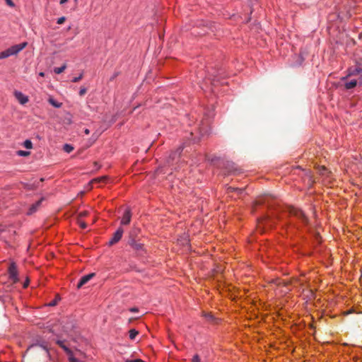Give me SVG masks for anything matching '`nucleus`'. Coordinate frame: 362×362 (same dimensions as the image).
Segmentation results:
<instances>
[{"label": "nucleus", "instance_id": "obj_1", "mask_svg": "<svg viewBox=\"0 0 362 362\" xmlns=\"http://www.w3.org/2000/svg\"><path fill=\"white\" fill-rule=\"evenodd\" d=\"M345 89L362 87V58L356 59V64L348 69V74L341 78Z\"/></svg>", "mask_w": 362, "mask_h": 362}, {"label": "nucleus", "instance_id": "obj_2", "mask_svg": "<svg viewBox=\"0 0 362 362\" xmlns=\"http://www.w3.org/2000/svg\"><path fill=\"white\" fill-rule=\"evenodd\" d=\"M26 354L32 355V358L29 359L28 362H45L50 357L47 346L40 344L30 346L26 351Z\"/></svg>", "mask_w": 362, "mask_h": 362}, {"label": "nucleus", "instance_id": "obj_3", "mask_svg": "<svg viewBox=\"0 0 362 362\" xmlns=\"http://www.w3.org/2000/svg\"><path fill=\"white\" fill-rule=\"evenodd\" d=\"M8 278L11 281V283L8 285V287L11 286L13 284L18 282V272L17 269V266L15 262H11L8 269Z\"/></svg>", "mask_w": 362, "mask_h": 362}, {"label": "nucleus", "instance_id": "obj_4", "mask_svg": "<svg viewBox=\"0 0 362 362\" xmlns=\"http://www.w3.org/2000/svg\"><path fill=\"white\" fill-rule=\"evenodd\" d=\"M123 233H124L123 229L121 227L119 228L117 230V231L114 233L112 238L110 240L109 245H113L115 243H118L121 240Z\"/></svg>", "mask_w": 362, "mask_h": 362}, {"label": "nucleus", "instance_id": "obj_5", "mask_svg": "<svg viewBox=\"0 0 362 362\" xmlns=\"http://www.w3.org/2000/svg\"><path fill=\"white\" fill-rule=\"evenodd\" d=\"M28 43L27 42H23L18 45H13L8 48V52L10 53V55H15L17 54L18 52H20L21 50H23L26 46Z\"/></svg>", "mask_w": 362, "mask_h": 362}, {"label": "nucleus", "instance_id": "obj_6", "mask_svg": "<svg viewBox=\"0 0 362 362\" xmlns=\"http://www.w3.org/2000/svg\"><path fill=\"white\" fill-rule=\"evenodd\" d=\"M13 95L21 105H25L29 100L28 97L23 94L21 91L15 90Z\"/></svg>", "mask_w": 362, "mask_h": 362}, {"label": "nucleus", "instance_id": "obj_7", "mask_svg": "<svg viewBox=\"0 0 362 362\" xmlns=\"http://www.w3.org/2000/svg\"><path fill=\"white\" fill-rule=\"evenodd\" d=\"M95 275V273H90L82 276L77 284V288H81L83 285L88 283Z\"/></svg>", "mask_w": 362, "mask_h": 362}, {"label": "nucleus", "instance_id": "obj_8", "mask_svg": "<svg viewBox=\"0 0 362 362\" xmlns=\"http://www.w3.org/2000/svg\"><path fill=\"white\" fill-rule=\"evenodd\" d=\"M131 211L129 209H127L123 214V216L121 220L122 225H128L131 221Z\"/></svg>", "mask_w": 362, "mask_h": 362}, {"label": "nucleus", "instance_id": "obj_9", "mask_svg": "<svg viewBox=\"0 0 362 362\" xmlns=\"http://www.w3.org/2000/svg\"><path fill=\"white\" fill-rule=\"evenodd\" d=\"M290 213H291V214L296 216L299 218H301L303 221H307V218H306L304 213L302 211H300V209H298L296 208H292L290 210Z\"/></svg>", "mask_w": 362, "mask_h": 362}, {"label": "nucleus", "instance_id": "obj_10", "mask_svg": "<svg viewBox=\"0 0 362 362\" xmlns=\"http://www.w3.org/2000/svg\"><path fill=\"white\" fill-rule=\"evenodd\" d=\"M182 151V147H180L175 152H173L169 156V158L167 160L168 163L170 165L176 158L180 157Z\"/></svg>", "mask_w": 362, "mask_h": 362}, {"label": "nucleus", "instance_id": "obj_11", "mask_svg": "<svg viewBox=\"0 0 362 362\" xmlns=\"http://www.w3.org/2000/svg\"><path fill=\"white\" fill-rule=\"evenodd\" d=\"M43 199H41L40 200H38L37 202H36L35 204H33L29 209L28 211V215H31L33 214V213H35V211H37V209H39V207L41 205V203L42 202Z\"/></svg>", "mask_w": 362, "mask_h": 362}, {"label": "nucleus", "instance_id": "obj_12", "mask_svg": "<svg viewBox=\"0 0 362 362\" xmlns=\"http://www.w3.org/2000/svg\"><path fill=\"white\" fill-rule=\"evenodd\" d=\"M56 343L60 346L62 347V349H63V350L69 355V356H73V352L69 348L67 347L63 341L62 340H57L56 341Z\"/></svg>", "mask_w": 362, "mask_h": 362}, {"label": "nucleus", "instance_id": "obj_13", "mask_svg": "<svg viewBox=\"0 0 362 362\" xmlns=\"http://www.w3.org/2000/svg\"><path fill=\"white\" fill-rule=\"evenodd\" d=\"M129 243L135 250L139 251L143 249V244L138 243L135 240H130Z\"/></svg>", "mask_w": 362, "mask_h": 362}, {"label": "nucleus", "instance_id": "obj_14", "mask_svg": "<svg viewBox=\"0 0 362 362\" xmlns=\"http://www.w3.org/2000/svg\"><path fill=\"white\" fill-rule=\"evenodd\" d=\"M49 103L52 105L54 106V107H57V108H59L62 107V103H59L57 101H56L54 98H49V100H48Z\"/></svg>", "mask_w": 362, "mask_h": 362}, {"label": "nucleus", "instance_id": "obj_15", "mask_svg": "<svg viewBox=\"0 0 362 362\" xmlns=\"http://www.w3.org/2000/svg\"><path fill=\"white\" fill-rule=\"evenodd\" d=\"M66 68V64H63L62 66L60 67H56L54 68V73H56L57 74H59L61 73H62Z\"/></svg>", "mask_w": 362, "mask_h": 362}, {"label": "nucleus", "instance_id": "obj_16", "mask_svg": "<svg viewBox=\"0 0 362 362\" xmlns=\"http://www.w3.org/2000/svg\"><path fill=\"white\" fill-rule=\"evenodd\" d=\"M108 177L107 176H102L92 180V182H105Z\"/></svg>", "mask_w": 362, "mask_h": 362}, {"label": "nucleus", "instance_id": "obj_17", "mask_svg": "<svg viewBox=\"0 0 362 362\" xmlns=\"http://www.w3.org/2000/svg\"><path fill=\"white\" fill-rule=\"evenodd\" d=\"M63 150H64L65 152H66V153H71V152L74 150V147H73L71 145H70V144H65V145L64 146V147H63Z\"/></svg>", "mask_w": 362, "mask_h": 362}, {"label": "nucleus", "instance_id": "obj_18", "mask_svg": "<svg viewBox=\"0 0 362 362\" xmlns=\"http://www.w3.org/2000/svg\"><path fill=\"white\" fill-rule=\"evenodd\" d=\"M139 334L138 331H136V329H132L129 331V338L131 339H134L135 337L137 336V334Z\"/></svg>", "mask_w": 362, "mask_h": 362}, {"label": "nucleus", "instance_id": "obj_19", "mask_svg": "<svg viewBox=\"0 0 362 362\" xmlns=\"http://www.w3.org/2000/svg\"><path fill=\"white\" fill-rule=\"evenodd\" d=\"M10 56L11 55L8 49L4 52H0V59L7 58Z\"/></svg>", "mask_w": 362, "mask_h": 362}, {"label": "nucleus", "instance_id": "obj_20", "mask_svg": "<svg viewBox=\"0 0 362 362\" xmlns=\"http://www.w3.org/2000/svg\"><path fill=\"white\" fill-rule=\"evenodd\" d=\"M59 300H60V297L59 296H57L53 300H52L51 302H49L48 303V305L49 306H55Z\"/></svg>", "mask_w": 362, "mask_h": 362}, {"label": "nucleus", "instance_id": "obj_21", "mask_svg": "<svg viewBox=\"0 0 362 362\" xmlns=\"http://www.w3.org/2000/svg\"><path fill=\"white\" fill-rule=\"evenodd\" d=\"M23 146H24L25 148H26L28 149H30L33 147V144H32L31 141L25 140L24 141Z\"/></svg>", "mask_w": 362, "mask_h": 362}, {"label": "nucleus", "instance_id": "obj_22", "mask_svg": "<svg viewBox=\"0 0 362 362\" xmlns=\"http://www.w3.org/2000/svg\"><path fill=\"white\" fill-rule=\"evenodd\" d=\"M30 153L29 151H22V150L17 151V155H18L20 156H28L30 155Z\"/></svg>", "mask_w": 362, "mask_h": 362}, {"label": "nucleus", "instance_id": "obj_23", "mask_svg": "<svg viewBox=\"0 0 362 362\" xmlns=\"http://www.w3.org/2000/svg\"><path fill=\"white\" fill-rule=\"evenodd\" d=\"M228 192H232L236 191L238 193H242L243 192V189L234 188V187H228Z\"/></svg>", "mask_w": 362, "mask_h": 362}, {"label": "nucleus", "instance_id": "obj_24", "mask_svg": "<svg viewBox=\"0 0 362 362\" xmlns=\"http://www.w3.org/2000/svg\"><path fill=\"white\" fill-rule=\"evenodd\" d=\"M83 78V74H80L77 77H75L72 79V82L74 83H76V82H78L80 80H81Z\"/></svg>", "mask_w": 362, "mask_h": 362}, {"label": "nucleus", "instance_id": "obj_25", "mask_svg": "<svg viewBox=\"0 0 362 362\" xmlns=\"http://www.w3.org/2000/svg\"><path fill=\"white\" fill-rule=\"evenodd\" d=\"M327 170L326 169V168L325 166H321L319 168V172L322 175H325L326 173Z\"/></svg>", "mask_w": 362, "mask_h": 362}, {"label": "nucleus", "instance_id": "obj_26", "mask_svg": "<svg viewBox=\"0 0 362 362\" xmlns=\"http://www.w3.org/2000/svg\"><path fill=\"white\" fill-rule=\"evenodd\" d=\"M209 80L211 81V84H212L213 86H215V83H216V82H218V78H217V76H214L213 77V78H209Z\"/></svg>", "mask_w": 362, "mask_h": 362}, {"label": "nucleus", "instance_id": "obj_27", "mask_svg": "<svg viewBox=\"0 0 362 362\" xmlns=\"http://www.w3.org/2000/svg\"><path fill=\"white\" fill-rule=\"evenodd\" d=\"M65 21H66V18L64 16H62V17L58 18L57 23L62 24L65 22Z\"/></svg>", "mask_w": 362, "mask_h": 362}, {"label": "nucleus", "instance_id": "obj_28", "mask_svg": "<svg viewBox=\"0 0 362 362\" xmlns=\"http://www.w3.org/2000/svg\"><path fill=\"white\" fill-rule=\"evenodd\" d=\"M69 362H83L79 361L78 359L74 358V356L69 357Z\"/></svg>", "mask_w": 362, "mask_h": 362}, {"label": "nucleus", "instance_id": "obj_29", "mask_svg": "<svg viewBox=\"0 0 362 362\" xmlns=\"http://www.w3.org/2000/svg\"><path fill=\"white\" fill-rule=\"evenodd\" d=\"M86 91H87V90L86 88H81L80 91H79V95L81 96H82L86 94Z\"/></svg>", "mask_w": 362, "mask_h": 362}, {"label": "nucleus", "instance_id": "obj_30", "mask_svg": "<svg viewBox=\"0 0 362 362\" xmlns=\"http://www.w3.org/2000/svg\"><path fill=\"white\" fill-rule=\"evenodd\" d=\"M264 203V199H263V198L259 199L258 200H257L255 202V204H257V205H260V204H262Z\"/></svg>", "mask_w": 362, "mask_h": 362}, {"label": "nucleus", "instance_id": "obj_31", "mask_svg": "<svg viewBox=\"0 0 362 362\" xmlns=\"http://www.w3.org/2000/svg\"><path fill=\"white\" fill-rule=\"evenodd\" d=\"M192 362H201L199 356L198 355L194 356L192 358Z\"/></svg>", "mask_w": 362, "mask_h": 362}, {"label": "nucleus", "instance_id": "obj_32", "mask_svg": "<svg viewBox=\"0 0 362 362\" xmlns=\"http://www.w3.org/2000/svg\"><path fill=\"white\" fill-rule=\"evenodd\" d=\"M6 2L7 4V5L11 6V7H14L15 6V4H14V3L13 2L12 0H6Z\"/></svg>", "mask_w": 362, "mask_h": 362}, {"label": "nucleus", "instance_id": "obj_33", "mask_svg": "<svg viewBox=\"0 0 362 362\" xmlns=\"http://www.w3.org/2000/svg\"><path fill=\"white\" fill-rule=\"evenodd\" d=\"M125 362H145V361H143V360H141V359H139V358H138V359H134V360L127 359V360L125 361Z\"/></svg>", "mask_w": 362, "mask_h": 362}, {"label": "nucleus", "instance_id": "obj_34", "mask_svg": "<svg viewBox=\"0 0 362 362\" xmlns=\"http://www.w3.org/2000/svg\"><path fill=\"white\" fill-rule=\"evenodd\" d=\"M79 225H80L81 228H83V229L86 228V227H87V224L83 221H80Z\"/></svg>", "mask_w": 362, "mask_h": 362}, {"label": "nucleus", "instance_id": "obj_35", "mask_svg": "<svg viewBox=\"0 0 362 362\" xmlns=\"http://www.w3.org/2000/svg\"><path fill=\"white\" fill-rule=\"evenodd\" d=\"M118 76V73H115L110 78V81H113Z\"/></svg>", "mask_w": 362, "mask_h": 362}, {"label": "nucleus", "instance_id": "obj_36", "mask_svg": "<svg viewBox=\"0 0 362 362\" xmlns=\"http://www.w3.org/2000/svg\"><path fill=\"white\" fill-rule=\"evenodd\" d=\"M205 316H206V317L208 320H212L214 319V317H213L212 315H211V314H207V315H206Z\"/></svg>", "mask_w": 362, "mask_h": 362}, {"label": "nucleus", "instance_id": "obj_37", "mask_svg": "<svg viewBox=\"0 0 362 362\" xmlns=\"http://www.w3.org/2000/svg\"><path fill=\"white\" fill-rule=\"evenodd\" d=\"M79 215L81 217L86 216L87 215V212L86 211L81 212V213H80Z\"/></svg>", "mask_w": 362, "mask_h": 362}, {"label": "nucleus", "instance_id": "obj_38", "mask_svg": "<svg viewBox=\"0 0 362 362\" xmlns=\"http://www.w3.org/2000/svg\"><path fill=\"white\" fill-rule=\"evenodd\" d=\"M276 284H277L278 285H280V284H284V285H286V283H285V282H284V281H280V280H276Z\"/></svg>", "mask_w": 362, "mask_h": 362}, {"label": "nucleus", "instance_id": "obj_39", "mask_svg": "<svg viewBox=\"0 0 362 362\" xmlns=\"http://www.w3.org/2000/svg\"><path fill=\"white\" fill-rule=\"evenodd\" d=\"M29 280L27 279L26 281L23 284V287L26 288L28 286Z\"/></svg>", "mask_w": 362, "mask_h": 362}, {"label": "nucleus", "instance_id": "obj_40", "mask_svg": "<svg viewBox=\"0 0 362 362\" xmlns=\"http://www.w3.org/2000/svg\"><path fill=\"white\" fill-rule=\"evenodd\" d=\"M130 311L131 312H137L138 311V308H132L130 309Z\"/></svg>", "mask_w": 362, "mask_h": 362}, {"label": "nucleus", "instance_id": "obj_41", "mask_svg": "<svg viewBox=\"0 0 362 362\" xmlns=\"http://www.w3.org/2000/svg\"><path fill=\"white\" fill-rule=\"evenodd\" d=\"M84 133H85L86 134H87V135H88V134H90V131H89V129H86L84 130Z\"/></svg>", "mask_w": 362, "mask_h": 362}, {"label": "nucleus", "instance_id": "obj_42", "mask_svg": "<svg viewBox=\"0 0 362 362\" xmlns=\"http://www.w3.org/2000/svg\"><path fill=\"white\" fill-rule=\"evenodd\" d=\"M67 1H68V0H60V4H64Z\"/></svg>", "mask_w": 362, "mask_h": 362}, {"label": "nucleus", "instance_id": "obj_43", "mask_svg": "<svg viewBox=\"0 0 362 362\" xmlns=\"http://www.w3.org/2000/svg\"><path fill=\"white\" fill-rule=\"evenodd\" d=\"M39 75H40V76H44V73H43V72H40V73L39 74Z\"/></svg>", "mask_w": 362, "mask_h": 362}]
</instances>
